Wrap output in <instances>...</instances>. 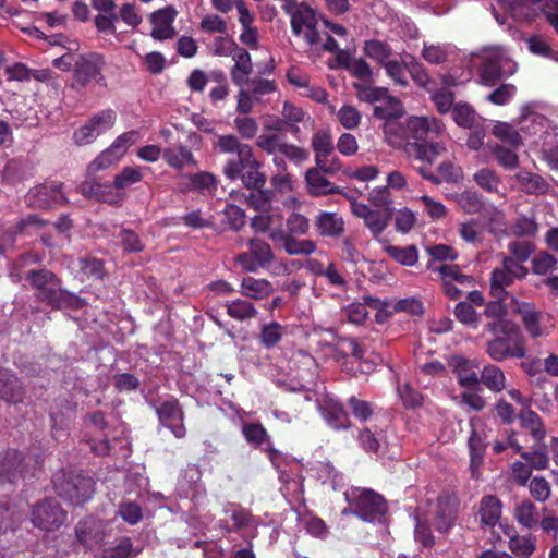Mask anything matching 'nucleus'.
Instances as JSON below:
<instances>
[{"label":"nucleus","instance_id":"obj_44","mask_svg":"<svg viewBox=\"0 0 558 558\" xmlns=\"http://www.w3.org/2000/svg\"><path fill=\"white\" fill-rule=\"evenodd\" d=\"M383 250L402 266L412 267L418 262V250L415 245L397 246L385 243Z\"/></svg>","mask_w":558,"mask_h":558},{"label":"nucleus","instance_id":"obj_45","mask_svg":"<svg viewBox=\"0 0 558 558\" xmlns=\"http://www.w3.org/2000/svg\"><path fill=\"white\" fill-rule=\"evenodd\" d=\"M162 157L171 168L178 170L185 166H194L196 163L192 151L183 145L166 148L162 153Z\"/></svg>","mask_w":558,"mask_h":558},{"label":"nucleus","instance_id":"obj_50","mask_svg":"<svg viewBox=\"0 0 558 558\" xmlns=\"http://www.w3.org/2000/svg\"><path fill=\"white\" fill-rule=\"evenodd\" d=\"M492 133L495 137L513 148L520 147L524 142L523 136L519 131L512 124L507 122H496L493 126Z\"/></svg>","mask_w":558,"mask_h":558},{"label":"nucleus","instance_id":"obj_9","mask_svg":"<svg viewBox=\"0 0 558 558\" xmlns=\"http://www.w3.org/2000/svg\"><path fill=\"white\" fill-rule=\"evenodd\" d=\"M43 459L37 452L22 456L15 449L0 451V483H14L29 471L36 469Z\"/></svg>","mask_w":558,"mask_h":558},{"label":"nucleus","instance_id":"obj_59","mask_svg":"<svg viewBox=\"0 0 558 558\" xmlns=\"http://www.w3.org/2000/svg\"><path fill=\"white\" fill-rule=\"evenodd\" d=\"M284 333V327L277 322H270L262 325L259 333V342L269 349L277 345Z\"/></svg>","mask_w":558,"mask_h":558},{"label":"nucleus","instance_id":"obj_35","mask_svg":"<svg viewBox=\"0 0 558 558\" xmlns=\"http://www.w3.org/2000/svg\"><path fill=\"white\" fill-rule=\"evenodd\" d=\"M417 172L427 181L433 184H440L445 182H459L462 179V170L460 167L451 161H442L438 166L439 175L432 173L425 166L418 167Z\"/></svg>","mask_w":558,"mask_h":558},{"label":"nucleus","instance_id":"obj_48","mask_svg":"<svg viewBox=\"0 0 558 558\" xmlns=\"http://www.w3.org/2000/svg\"><path fill=\"white\" fill-rule=\"evenodd\" d=\"M248 194H242L246 205L257 214L268 208L275 198V192L268 189L252 187Z\"/></svg>","mask_w":558,"mask_h":558},{"label":"nucleus","instance_id":"obj_42","mask_svg":"<svg viewBox=\"0 0 558 558\" xmlns=\"http://www.w3.org/2000/svg\"><path fill=\"white\" fill-rule=\"evenodd\" d=\"M515 178L521 190L527 194L541 195L549 191L548 182L539 174L520 171Z\"/></svg>","mask_w":558,"mask_h":558},{"label":"nucleus","instance_id":"obj_33","mask_svg":"<svg viewBox=\"0 0 558 558\" xmlns=\"http://www.w3.org/2000/svg\"><path fill=\"white\" fill-rule=\"evenodd\" d=\"M281 210L278 207H274L271 204L268 208L259 211L251 219V227L256 232H269L270 234L274 231H280L278 227L281 226Z\"/></svg>","mask_w":558,"mask_h":558},{"label":"nucleus","instance_id":"obj_55","mask_svg":"<svg viewBox=\"0 0 558 558\" xmlns=\"http://www.w3.org/2000/svg\"><path fill=\"white\" fill-rule=\"evenodd\" d=\"M364 52L368 58L376 61L381 66L396 56L388 44L376 39L365 41Z\"/></svg>","mask_w":558,"mask_h":558},{"label":"nucleus","instance_id":"obj_16","mask_svg":"<svg viewBox=\"0 0 558 558\" xmlns=\"http://www.w3.org/2000/svg\"><path fill=\"white\" fill-rule=\"evenodd\" d=\"M316 166L325 173L335 174L340 168V161L333 154L335 145L328 131H317L312 137Z\"/></svg>","mask_w":558,"mask_h":558},{"label":"nucleus","instance_id":"obj_14","mask_svg":"<svg viewBox=\"0 0 558 558\" xmlns=\"http://www.w3.org/2000/svg\"><path fill=\"white\" fill-rule=\"evenodd\" d=\"M509 310L521 317L526 332L532 338H539L549 333V327L546 326V319L549 315L537 311L530 302H523L512 296L508 305Z\"/></svg>","mask_w":558,"mask_h":558},{"label":"nucleus","instance_id":"obj_26","mask_svg":"<svg viewBox=\"0 0 558 558\" xmlns=\"http://www.w3.org/2000/svg\"><path fill=\"white\" fill-rule=\"evenodd\" d=\"M223 513L233 522L232 531L242 532L248 537L255 536L258 520L248 510L240 505L229 504L223 508Z\"/></svg>","mask_w":558,"mask_h":558},{"label":"nucleus","instance_id":"obj_37","mask_svg":"<svg viewBox=\"0 0 558 558\" xmlns=\"http://www.w3.org/2000/svg\"><path fill=\"white\" fill-rule=\"evenodd\" d=\"M272 464L277 468L279 473V480L282 483L281 492L286 497L292 498L296 501L303 498L304 487L300 476L291 477L286 470L281 469L277 464L278 454L271 453L270 456Z\"/></svg>","mask_w":558,"mask_h":558},{"label":"nucleus","instance_id":"obj_36","mask_svg":"<svg viewBox=\"0 0 558 558\" xmlns=\"http://www.w3.org/2000/svg\"><path fill=\"white\" fill-rule=\"evenodd\" d=\"M315 226L322 236L338 238L344 231L343 219L337 213L320 211L315 218Z\"/></svg>","mask_w":558,"mask_h":558},{"label":"nucleus","instance_id":"obj_63","mask_svg":"<svg viewBox=\"0 0 558 558\" xmlns=\"http://www.w3.org/2000/svg\"><path fill=\"white\" fill-rule=\"evenodd\" d=\"M473 179L481 189L488 193L499 192L501 181L495 171L487 168L481 169L474 173Z\"/></svg>","mask_w":558,"mask_h":558},{"label":"nucleus","instance_id":"obj_54","mask_svg":"<svg viewBox=\"0 0 558 558\" xmlns=\"http://www.w3.org/2000/svg\"><path fill=\"white\" fill-rule=\"evenodd\" d=\"M514 278L505 269V266L496 268L490 275V293L496 299L507 295L506 288L511 286Z\"/></svg>","mask_w":558,"mask_h":558},{"label":"nucleus","instance_id":"obj_1","mask_svg":"<svg viewBox=\"0 0 558 558\" xmlns=\"http://www.w3.org/2000/svg\"><path fill=\"white\" fill-rule=\"evenodd\" d=\"M385 140L393 148H403L410 158L433 165L447 151L445 125L435 117H410L384 124Z\"/></svg>","mask_w":558,"mask_h":558},{"label":"nucleus","instance_id":"obj_5","mask_svg":"<svg viewBox=\"0 0 558 558\" xmlns=\"http://www.w3.org/2000/svg\"><path fill=\"white\" fill-rule=\"evenodd\" d=\"M26 279L36 290L37 298L53 307H66L76 302L74 295L62 290L58 278L48 270H31Z\"/></svg>","mask_w":558,"mask_h":558},{"label":"nucleus","instance_id":"obj_8","mask_svg":"<svg viewBox=\"0 0 558 558\" xmlns=\"http://www.w3.org/2000/svg\"><path fill=\"white\" fill-rule=\"evenodd\" d=\"M53 484L61 498L76 506L89 500L94 493L92 477L78 473L60 472L54 475Z\"/></svg>","mask_w":558,"mask_h":558},{"label":"nucleus","instance_id":"obj_27","mask_svg":"<svg viewBox=\"0 0 558 558\" xmlns=\"http://www.w3.org/2000/svg\"><path fill=\"white\" fill-rule=\"evenodd\" d=\"M105 527L104 521L93 517L85 518L75 529L76 537L85 547L94 548L105 539Z\"/></svg>","mask_w":558,"mask_h":558},{"label":"nucleus","instance_id":"obj_52","mask_svg":"<svg viewBox=\"0 0 558 558\" xmlns=\"http://www.w3.org/2000/svg\"><path fill=\"white\" fill-rule=\"evenodd\" d=\"M227 313L236 320L255 318L258 314L255 305L246 299H235L227 303Z\"/></svg>","mask_w":558,"mask_h":558},{"label":"nucleus","instance_id":"obj_39","mask_svg":"<svg viewBox=\"0 0 558 558\" xmlns=\"http://www.w3.org/2000/svg\"><path fill=\"white\" fill-rule=\"evenodd\" d=\"M509 535V549L519 558H529L536 550V537L533 535H518L512 527H506Z\"/></svg>","mask_w":558,"mask_h":558},{"label":"nucleus","instance_id":"obj_12","mask_svg":"<svg viewBox=\"0 0 558 558\" xmlns=\"http://www.w3.org/2000/svg\"><path fill=\"white\" fill-rule=\"evenodd\" d=\"M175 495L185 501L190 510L191 505L198 506L206 497V489L202 483V472L196 465H187L180 474L175 487Z\"/></svg>","mask_w":558,"mask_h":558},{"label":"nucleus","instance_id":"obj_20","mask_svg":"<svg viewBox=\"0 0 558 558\" xmlns=\"http://www.w3.org/2000/svg\"><path fill=\"white\" fill-rule=\"evenodd\" d=\"M351 210L354 216L364 220L365 226L374 238H379L388 227L391 211L373 209L364 203L351 202Z\"/></svg>","mask_w":558,"mask_h":558},{"label":"nucleus","instance_id":"obj_19","mask_svg":"<svg viewBox=\"0 0 558 558\" xmlns=\"http://www.w3.org/2000/svg\"><path fill=\"white\" fill-rule=\"evenodd\" d=\"M428 268L439 272L442 280L444 292L451 300H458L462 295V291L458 286H473V277L462 274L457 265H441L437 268H433L429 264Z\"/></svg>","mask_w":558,"mask_h":558},{"label":"nucleus","instance_id":"obj_17","mask_svg":"<svg viewBox=\"0 0 558 558\" xmlns=\"http://www.w3.org/2000/svg\"><path fill=\"white\" fill-rule=\"evenodd\" d=\"M66 513L60 505L52 499H45L38 502L32 510V522L34 526L53 531L59 529L65 521Z\"/></svg>","mask_w":558,"mask_h":558},{"label":"nucleus","instance_id":"obj_29","mask_svg":"<svg viewBox=\"0 0 558 558\" xmlns=\"http://www.w3.org/2000/svg\"><path fill=\"white\" fill-rule=\"evenodd\" d=\"M234 65L231 69V78L233 83L240 87L248 83V75L253 72V63L251 54L240 47H234L232 51Z\"/></svg>","mask_w":558,"mask_h":558},{"label":"nucleus","instance_id":"obj_4","mask_svg":"<svg viewBox=\"0 0 558 558\" xmlns=\"http://www.w3.org/2000/svg\"><path fill=\"white\" fill-rule=\"evenodd\" d=\"M433 510V524L440 533L448 532L456 521V505L449 497H439L435 505L430 506ZM415 539L423 546L428 547L434 543L428 523L432 521L429 517H415Z\"/></svg>","mask_w":558,"mask_h":558},{"label":"nucleus","instance_id":"obj_62","mask_svg":"<svg viewBox=\"0 0 558 558\" xmlns=\"http://www.w3.org/2000/svg\"><path fill=\"white\" fill-rule=\"evenodd\" d=\"M286 141L283 136L278 133L262 132L255 142V145L268 155H274L281 151Z\"/></svg>","mask_w":558,"mask_h":558},{"label":"nucleus","instance_id":"obj_61","mask_svg":"<svg viewBox=\"0 0 558 558\" xmlns=\"http://www.w3.org/2000/svg\"><path fill=\"white\" fill-rule=\"evenodd\" d=\"M248 251L254 256V260L257 262L262 266V268H266L269 262L274 259V253L270 245L259 239H250L247 241Z\"/></svg>","mask_w":558,"mask_h":558},{"label":"nucleus","instance_id":"obj_22","mask_svg":"<svg viewBox=\"0 0 558 558\" xmlns=\"http://www.w3.org/2000/svg\"><path fill=\"white\" fill-rule=\"evenodd\" d=\"M44 225V221L36 215H29L28 217L21 219L16 223L15 230H13L12 227L0 223V253H4L13 246L17 232L32 235L39 231Z\"/></svg>","mask_w":558,"mask_h":558},{"label":"nucleus","instance_id":"obj_51","mask_svg":"<svg viewBox=\"0 0 558 558\" xmlns=\"http://www.w3.org/2000/svg\"><path fill=\"white\" fill-rule=\"evenodd\" d=\"M451 198L466 214H477L484 209V203L481 195L475 191H463L451 195Z\"/></svg>","mask_w":558,"mask_h":558},{"label":"nucleus","instance_id":"obj_18","mask_svg":"<svg viewBox=\"0 0 558 558\" xmlns=\"http://www.w3.org/2000/svg\"><path fill=\"white\" fill-rule=\"evenodd\" d=\"M63 184L47 182L31 189L25 195L27 206L38 209H47L53 205L62 204L65 198L62 191Z\"/></svg>","mask_w":558,"mask_h":558},{"label":"nucleus","instance_id":"obj_25","mask_svg":"<svg viewBox=\"0 0 558 558\" xmlns=\"http://www.w3.org/2000/svg\"><path fill=\"white\" fill-rule=\"evenodd\" d=\"M177 10L171 7H165L150 14V22L153 24L151 37L156 40H166L175 36L177 31L173 22L177 17Z\"/></svg>","mask_w":558,"mask_h":558},{"label":"nucleus","instance_id":"obj_23","mask_svg":"<svg viewBox=\"0 0 558 558\" xmlns=\"http://www.w3.org/2000/svg\"><path fill=\"white\" fill-rule=\"evenodd\" d=\"M160 423L170 429L177 438H183L186 434L183 424V411L174 399L163 401L157 409Z\"/></svg>","mask_w":558,"mask_h":558},{"label":"nucleus","instance_id":"obj_49","mask_svg":"<svg viewBox=\"0 0 558 558\" xmlns=\"http://www.w3.org/2000/svg\"><path fill=\"white\" fill-rule=\"evenodd\" d=\"M117 121V113L112 109H105L94 113L86 122L97 137L111 130Z\"/></svg>","mask_w":558,"mask_h":558},{"label":"nucleus","instance_id":"obj_41","mask_svg":"<svg viewBox=\"0 0 558 558\" xmlns=\"http://www.w3.org/2000/svg\"><path fill=\"white\" fill-rule=\"evenodd\" d=\"M182 178L189 181V184L181 185L180 190L182 192L195 190L203 194H211L217 187V179L210 172L201 171L194 174L182 175Z\"/></svg>","mask_w":558,"mask_h":558},{"label":"nucleus","instance_id":"obj_11","mask_svg":"<svg viewBox=\"0 0 558 558\" xmlns=\"http://www.w3.org/2000/svg\"><path fill=\"white\" fill-rule=\"evenodd\" d=\"M494 339L487 342L486 353L496 362L505 361L509 357L522 359L526 351L524 340L519 326L510 333L494 335Z\"/></svg>","mask_w":558,"mask_h":558},{"label":"nucleus","instance_id":"obj_13","mask_svg":"<svg viewBox=\"0 0 558 558\" xmlns=\"http://www.w3.org/2000/svg\"><path fill=\"white\" fill-rule=\"evenodd\" d=\"M138 140L140 133L137 131L132 130L122 133L88 165L87 172L94 173L117 163Z\"/></svg>","mask_w":558,"mask_h":558},{"label":"nucleus","instance_id":"obj_28","mask_svg":"<svg viewBox=\"0 0 558 558\" xmlns=\"http://www.w3.org/2000/svg\"><path fill=\"white\" fill-rule=\"evenodd\" d=\"M318 409L327 425L336 430L350 427V418L342 404L330 398L318 402Z\"/></svg>","mask_w":558,"mask_h":558},{"label":"nucleus","instance_id":"obj_15","mask_svg":"<svg viewBox=\"0 0 558 558\" xmlns=\"http://www.w3.org/2000/svg\"><path fill=\"white\" fill-rule=\"evenodd\" d=\"M105 65V58L99 53L81 56L74 64L75 83L80 86H86L94 82L99 86H106V77L102 74Z\"/></svg>","mask_w":558,"mask_h":558},{"label":"nucleus","instance_id":"obj_31","mask_svg":"<svg viewBox=\"0 0 558 558\" xmlns=\"http://www.w3.org/2000/svg\"><path fill=\"white\" fill-rule=\"evenodd\" d=\"M296 235L287 234L283 231L270 233L272 241L282 242L284 251L289 255H311L316 251V244L312 240H298Z\"/></svg>","mask_w":558,"mask_h":558},{"label":"nucleus","instance_id":"obj_58","mask_svg":"<svg viewBox=\"0 0 558 558\" xmlns=\"http://www.w3.org/2000/svg\"><path fill=\"white\" fill-rule=\"evenodd\" d=\"M514 517L520 525L529 530L538 524L536 507L529 500L522 501L515 507Z\"/></svg>","mask_w":558,"mask_h":558},{"label":"nucleus","instance_id":"obj_2","mask_svg":"<svg viewBox=\"0 0 558 558\" xmlns=\"http://www.w3.org/2000/svg\"><path fill=\"white\" fill-rule=\"evenodd\" d=\"M214 148L220 154L235 155L229 158L222 168V173L229 180H241L247 189L263 187L266 175L260 172L262 162L254 155L253 147L240 141L234 134L217 135Z\"/></svg>","mask_w":558,"mask_h":558},{"label":"nucleus","instance_id":"obj_3","mask_svg":"<svg viewBox=\"0 0 558 558\" xmlns=\"http://www.w3.org/2000/svg\"><path fill=\"white\" fill-rule=\"evenodd\" d=\"M348 507L342 514H354L366 522L381 521L387 511L385 498L369 488L351 487L344 493Z\"/></svg>","mask_w":558,"mask_h":558},{"label":"nucleus","instance_id":"obj_32","mask_svg":"<svg viewBox=\"0 0 558 558\" xmlns=\"http://www.w3.org/2000/svg\"><path fill=\"white\" fill-rule=\"evenodd\" d=\"M457 53V47L450 43H423L421 56L429 64H444Z\"/></svg>","mask_w":558,"mask_h":558},{"label":"nucleus","instance_id":"obj_38","mask_svg":"<svg viewBox=\"0 0 558 558\" xmlns=\"http://www.w3.org/2000/svg\"><path fill=\"white\" fill-rule=\"evenodd\" d=\"M24 389L20 380L9 371L0 369V398L12 403L21 402Z\"/></svg>","mask_w":558,"mask_h":558},{"label":"nucleus","instance_id":"obj_43","mask_svg":"<svg viewBox=\"0 0 558 558\" xmlns=\"http://www.w3.org/2000/svg\"><path fill=\"white\" fill-rule=\"evenodd\" d=\"M323 170L317 168H312L307 170L305 174V180L307 184V189L311 195L319 196L326 195L336 192V187L332 183L327 180L322 173Z\"/></svg>","mask_w":558,"mask_h":558},{"label":"nucleus","instance_id":"obj_46","mask_svg":"<svg viewBox=\"0 0 558 558\" xmlns=\"http://www.w3.org/2000/svg\"><path fill=\"white\" fill-rule=\"evenodd\" d=\"M380 105L375 106L374 116L378 119L388 121H398L399 118L403 113V107L401 101L395 97L387 94V97L381 99Z\"/></svg>","mask_w":558,"mask_h":558},{"label":"nucleus","instance_id":"obj_6","mask_svg":"<svg viewBox=\"0 0 558 558\" xmlns=\"http://www.w3.org/2000/svg\"><path fill=\"white\" fill-rule=\"evenodd\" d=\"M520 131L525 140L538 147L544 140L558 137V125L553 124L545 116L535 111L534 104H526L521 107V114L518 118Z\"/></svg>","mask_w":558,"mask_h":558},{"label":"nucleus","instance_id":"obj_34","mask_svg":"<svg viewBox=\"0 0 558 558\" xmlns=\"http://www.w3.org/2000/svg\"><path fill=\"white\" fill-rule=\"evenodd\" d=\"M449 365L452 367L462 387H473L478 384L477 365L463 356H453Z\"/></svg>","mask_w":558,"mask_h":558},{"label":"nucleus","instance_id":"obj_7","mask_svg":"<svg viewBox=\"0 0 558 558\" xmlns=\"http://www.w3.org/2000/svg\"><path fill=\"white\" fill-rule=\"evenodd\" d=\"M517 63L504 47H492L485 50L484 61L480 70V82L485 86H494L500 80L517 72Z\"/></svg>","mask_w":558,"mask_h":558},{"label":"nucleus","instance_id":"obj_47","mask_svg":"<svg viewBox=\"0 0 558 558\" xmlns=\"http://www.w3.org/2000/svg\"><path fill=\"white\" fill-rule=\"evenodd\" d=\"M383 68L385 69L386 75L393 82L395 85L401 87L409 86V80L407 76L409 65L397 54L387 61Z\"/></svg>","mask_w":558,"mask_h":558},{"label":"nucleus","instance_id":"obj_24","mask_svg":"<svg viewBox=\"0 0 558 558\" xmlns=\"http://www.w3.org/2000/svg\"><path fill=\"white\" fill-rule=\"evenodd\" d=\"M501 300L492 301L485 307V316L489 319L486 329L492 335L510 333L515 330L517 324L507 318V308Z\"/></svg>","mask_w":558,"mask_h":558},{"label":"nucleus","instance_id":"obj_53","mask_svg":"<svg viewBox=\"0 0 558 558\" xmlns=\"http://www.w3.org/2000/svg\"><path fill=\"white\" fill-rule=\"evenodd\" d=\"M519 418L521 425L530 429V433L534 440L541 441L545 438L546 429L544 427L542 418L536 412L530 409H525L520 413Z\"/></svg>","mask_w":558,"mask_h":558},{"label":"nucleus","instance_id":"obj_30","mask_svg":"<svg viewBox=\"0 0 558 558\" xmlns=\"http://www.w3.org/2000/svg\"><path fill=\"white\" fill-rule=\"evenodd\" d=\"M274 290L269 280L247 276L241 280L239 292L246 299L262 301L270 296Z\"/></svg>","mask_w":558,"mask_h":558},{"label":"nucleus","instance_id":"obj_40","mask_svg":"<svg viewBox=\"0 0 558 558\" xmlns=\"http://www.w3.org/2000/svg\"><path fill=\"white\" fill-rule=\"evenodd\" d=\"M501 508V501L496 496H484L478 508L481 523L485 526H495L500 520Z\"/></svg>","mask_w":558,"mask_h":558},{"label":"nucleus","instance_id":"obj_57","mask_svg":"<svg viewBox=\"0 0 558 558\" xmlns=\"http://www.w3.org/2000/svg\"><path fill=\"white\" fill-rule=\"evenodd\" d=\"M482 383L492 391L499 392L506 387L504 372L496 365H487L481 374Z\"/></svg>","mask_w":558,"mask_h":558},{"label":"nucleus","instance_id":"obj_10","mask_svg":"<svg viewBox=\"0 0 558 558\" xmlns=\"http://www.w3.org/2000/svg\"><path fill=\"white\" fill-rule=\"evenodd\" d=\"M283 10L291 16V28L294 35L303 36L311 46H317L320 43V36L316 28L317 17L315 11L304 3H287Z\"/></svg>","mask_w":558,"mask_h":558},{"label":"nucleus","instance_id":"obj_21","mask_svg":"<svg viewBox=\"0 0 558 558\" xmlns=\"http://www.w3.org/2000/svg\"><path fill=\"white\" fill-rule=\"evenodd\" d=\"M471 435L469 437V451L471 460V472L477 476L478 469L482 465L483 457L487 446V434L484 424L477 420L470 421Z\"/></svg>","mask_w":558,"mask_h":558},{"label":"nucleus","instance_id":"obj_64","mask_svg":"<svg viewBox=\"0 0 558 558\" xmlns=\"http://www.w3.org/2000/svg\"><path fill=\"white\" fill-rule=\"evenodd\" d=\"M118 515L128 524L135 525L143 519V509L135 501L123 500L119 505Z\"/></svg>","mask_w":558,"mask_h":558},{"label":"nucleus","instance_id":"obj_56","mask_svg":"<svg viewBox=\"0 0 558 558\" xmlns=\"http://www.w3.org/2000/svg\"><path fill=\"white\" fill-rule=\"evenodd\" d=\"M353 87L356 90L359 99L369 104L381 101L388 94V88L373 86L371 82L354 83Z\"/></svg>","mask_w":558,"mask_h":558},{"label":"nucleus","instance_id":"obj_60","mask_svg":"<svg viewBox=\"0 0 558 558\" xmlns=\"http://www.w3.org/2000/svg\"><path fill=\"white\" fill-rule=\"evenodd\" d=\"M111 190L110 184H102L97 181H84L80 185V192L89 198L101 199L107 203H113V198L110 197L109 191Z\"/></svg>","mask_w":558,"mask_h":558}]
</instances>
